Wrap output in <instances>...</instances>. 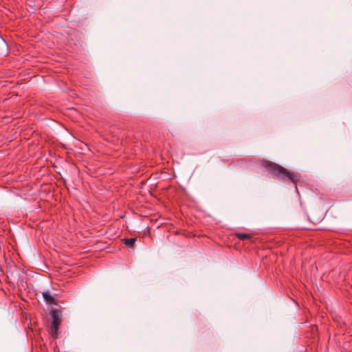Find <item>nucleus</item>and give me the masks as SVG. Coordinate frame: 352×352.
Segmentation results:
<instances>
[{
	"instance_id": "f257e3e1",
	"label": "nucleus",
	"mask_w": 352,
	"mask_h": 352,
	"mask_svg": "<svg viewBox=\"0 0 352 352\" xmlns=\"http://www.w3.org/2000/svg\"><path fill=\"white\" fill-rule=\"evenodd\" d=\"M262 166L271 174L277 178L283 181H289L293 184H296L298 180L297 174L290 172L284 167L272 162L263 161Z\"/></svg>"
},
{
	"instance_id": "f03ea898",
	"label": "nucleus",
	"mask_w": 352,
	"mask_h": 352,
	"mask_svg": "<svg viewBox=\"0 0 352 352\" xmlns=\"http://www.w3.org/2000/svg\"><path fill=\"white\" fill-rule=\"evenodd\" d=\"M51 316L52 318V324L55 326H60L61 323V314L60 312L58 310H53L51 312Z\"/></svg>"
},
{
	"instance_id": "7ed1b4c3",
	"label": "nucleus",
	"mask_w": 352,
	"mask_h": 352,
	"mask_svg": "<svg viewBox=\"0 0 352 352\" xmlns=\"http://www.w3.org/2000/svg\"><path fill=\"white\" fill-rule=\"evenodd\" d=\"M43 296L45 300V301L49 304L52 305L55 303V299L51 295L50 292L49 291L43 292Z\"/></svg>"
},
{
	"instance_id": "20e7f679",
	"label": "nucleus",
	"mask_w": 352,
	"mask_h": 352,
	"mask_svg": "<svg viewBox=\"0 0 352 352\" xmlns=\"http://www.w3.org/2000/svg\"><path fill=\"white\" fill-rule=\"evenodd\" d=\"M58 326H55L52 324H51L50 333L52 337L57 338L58 333Z\"/></svg>"
},
{
	"instance_id": "39448f33",
	"label": "nucleus",
	"mask_w": 352,
	"mask_h": 352,
	"mask_svg": "<svg viewBox=\"0 0 352 352\" xmlns=\"http://www.w3.org/2000/svg\"><path fill=\"white\" fill-rule=\"evenodd\" d=\"M58 326H55L52 324H51L50 333L52 337L57 338L58 333Z\"/></svg>"
},
{
	"instance_id": "423d86ee",
	"label": "nucleus",
	"mask_w": 352,
	"mask_h": 352,
	"mask_svg": "<svg viewBox=\"0 0 352 352\" xmlns=\"http://www.w3.org/2000/svg\"><path fill=\"white\" fill-rule=\"evenodd\" d=\"M123 242L126 246L132 248L135 242V239H134V238L124 239H123Z\"/></svg>"
},
{
	"instance_id": "0eeeda50",
	"label": "nucleus",
	"mask_w": 352,
	"mask_h": 352,
	"mask_svg": "<svg viewBox=\"0 0 352 352\" xmlns=\"http://www.w3.org/2000/svg\"><path fill=\"white\" fill-rule=\"evenodd\" d=\"M236 236L238 239L241 240L249 239L251 238L250 234L245 233H236Z\"/></svg>"
}]
</instances>
